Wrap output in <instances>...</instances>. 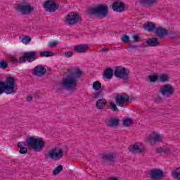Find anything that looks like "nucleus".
Listing matches in <instances>:
<instances>
[{
    "label": "nucleus",
    "mask_w": 180,
    "mask_h": 180,
    "mask_svg": "<svg viewBox=\"0 0 180 180\" xmlns=\"http://www.w3.org/2000/svg\"><path fill=\"white\" fill-rule=\"evenodd\" d=\"M6 95H12L16 94V83H15V77H8L5 82L0 81V95L2 94Z\"/></svg>",
    "instance_id": "1"
},
{
    "label": "nucleus",
    "mask_w": 180,
    "mask_h": 180,
    "mask_svg": "<svg viewBox=\"0 0 180 180\" xmlns=\"http://www.w3.org/2000/svg\"><path fill=\"white\" fill-rule=\"evenodd\" d=\"M26 143L28 148H32L34 151H40L44 148V141L40 137L30 136L27 138Z\"/></svg>",
    "instance_id": "2"
},
{
    "label": "nucleus",
    "mask_w": 180,
    "mask_h": 180,
    "mask_svg": "<svg viewBox=\"0 0 180 180\" xmlns=\"http://www.w3.org/2000/svg\"><path fill=\"white\" fill-rule=\"evenodd\" d=\"M45 157L46 158H51V160H54L55 161H58L64 157V150L60 147H55L46 153Z\"/></svg>",
    "instance_id": "3"
},
{
    "label": "nucleus",
    "mask_w": 180,
    "mask_h": 180,
    "mask_svg": "<svg viewBox=\"0 0 180 180\" xmlns=\"http://www.w3.org/2000/svg\"><path fill=\"white\" fill-rule=\"evenodd\" d=\"M108 6L103 4L89 10V13L90 15H96V16H100L101 18H106L108 16Z\"/></svg>",
    "instance_id": "4"
},
{
    "label": "nucleus",
    "mask_w": 180,
    "mask_h": 180,
    "mask_svg": "<svg viewBox=\"0 0 180 180\" xmlns=\"http://www.w3.org/2000/svg\"><path fill=\"white\" fill-rule=\"evenodd\" d=\"M60 88H65V89H72L77 86V79L71 76L63 78L59 84Z\"/></svg>",
    "instance_id": "5"
},
{
    "label": "nucleus",
    "mask_w": 180,
    "mask_h": 180,
    "mask_svg": "<svg viewBox=\"0 0 180 180\" xmlns=\"http://www.w3.org/2000/svg\"><path fill=\"white\" fill-rule=\"evenodd\" d=\"M129 74H130V71L123 66H117L114 71L115 77L121 78L124 81H129Z\"/></svg>",
    "instance_id": "6"
},
{
    "label": "nucleus",
    "mask_w": 180,
    "mask_h": 180,
    "mask_svg": "<svg viewBox=\"0 0 180 180\" xmlns=\"http://www.w3.org/2000/svg\"><path fill=\"white\" fill-rule=\"evenodd\" d=\"M115 102L117 106H121V108H123V106H124V103L127 102H130V97L129 95H127V94L122 93L117 95L115 97Z\"/></svg>",
    "instance_id": "7"
},
{
    "label": "nucleus",
    "mask_w": 180,
    "mask_h": 180,
    "mask_svg": "<svg viewBox=\"0 0 180 180\" xmlns=\"http://www.w3.org/2000/svg\"><path fill=\"white\" fill-rule=\"evenodd\" d=\"M44 8L48 12H56V9H58V4L53 0H49L44 3Z\"/></svg>",
    "instance_id": "8"
},
{
    "label": "nucleus",
    "mask_w": 180,
    "mask_h": 180,
    "mask_svg": "<svg viewBox=\"0 0 180 180\" xmlns=\"http://www.w3.org/2000/svg\"><path fill=\"white\" fill-rule=\"evenodd\" d=\"M150 175L152 180H160L164 177V172L160 169H153L150 171Z\"/></svg>",
    "instance_id": "9"
},
{
    "label": "nucleus",
    "mask_w": 180,
    "mask_h": 180,
    "mask_svg": "<svg viewBox=\"0 0 180 180\" xmlns=\"http://www.w3.org/2000/svg\"><path fill=\"white\" fill-rule=\"evenodd\" d=\"M160 94H162L163 96L168 98V96L174 94V88L169 84H165L160 88Z\"/></svg>",
    "instance_id": "10"
},
{
    "label": "nucleus",
    "mask_w": 180,
    "mask_h": 180,
    "mask_svg": "<svg viewBox=\"0 0 180 180\" xmlns=\"http://www.w3.org/2000/svg\"><path fill=\"white\" fill-rule=\"evenodd\" d=\"M161 140H162V136L157 132L152 133L148 138V141L152 146H154L155 143H160Z\"/></svg>",
    "instance_id": "11"
},
{
    "label": "nucleus",
    "mask_w": 180,
    "mask_h": 180,
    "mask_svg": "<svg viewBox=\"0 0 180 180\" xmlns=\"http://www.w3.org/2000/svg\"><path fill=\"white\" fill-rule=\"evenodd\" d=\"M79 19V16L77 13H70L68 15L66 20L68 25H75V23H78Z\"/></svg>",
    "instance_id": "12"
},
{
    "label": "nucleus",
    "mask_w": 180,
    "mask_h": 180,
    "mask_svg": "<svg viewBox=\"0 0 180 180\" xmlns=\"http://www.w3.org/2000/svg\"><path fill=\"white\" fill-rule=\"evenodd\" d=\"M24 56H26L28 63H33V61H36V60H37V56H39V53L34 51H30L25 53Z\"/></svg>",
    "instance_id": "13"
},
{
    "label": "nucleus",
    "mask_w": 180,
    "mask_h": 180,
    "mask_svg": "<svg viewBox=\"0 0 180 180\" xmlns=\"http://www.w3.org/2000/svg\"><path fill=\"white\" fill-rule=\"evenodd\" d=\"M101 158L104 162H113V161H115V158H116V156H115L114 153H104L102 155Z\"/></svg>",
    "instance_id": "14"
},
{
    "label": "nucleus",
    "mask_w": 180,
    "mask_h": 180,
    "mask_svg": "<svg viewBox=\"0 0 180 180\" xmlns=\"http://www.w3.org/2000/svg\"><path fill=\"white\" fill-rule=\"evenodd\" d=\"M46 72H47V70L45 68V67L39 65L34 68L33 75H40V74L41 75H44Z\"/></svg>",
    "instance_id": "15"
},
{
    "label": "nucleus",
    "mask_w": 180,
    "mask_h": 180,
    "mask_svg": "<svg viewBox=\"0 0 180 180\" xmlns=\"http://www.w3.org/2000/svg\"><path fill=\"white\" fill-rule=\"evenodd\" d=\"M124 3L115 1L112 4V9L115 12H123L124 11Z\"/></svg>",
    "instance_id": "16"
},
{
    "label": "nucleus",
    "mask_w": 180,
    "mask_h": 180,
    "mask_svg": "<svg viewBox=\"0 0 180 180\" xmlns=\"http://www.w3.org/2000/svg\"><path fill=\"white\" fill-rule=\"evenodd\" d=\"M155 33L158 37L162 38L164 37V36H167V34H168V31L165 28L159 27L155 28Z\"/></svg>",
    "instance_id": "17"
},
{
    "label": "nucleus",
    "mask_w": 180,
    "mask_h": 180,
    "mask_svg": "<svg viewBox=\"0 0 180 180\" xmlns=\"http://www.w3.org/2000/svg\"><path fill=\"white\" fill-rule=\"evenodd\" d=\"M18 11L21 13H30L32 12V6L30 5H20L18 6Z\"/></svg>",
    "instance_id": "18"
},
{
    "label": "nucleus",
    "mask_w": 180,
    "mask_h": 180,
    "mask_svg": "<svg viewBox=\"0 0 180 180\" xmlns=\"http://www.w3.org/2000/svg\"><path fill=\"white\" fill-rule=\"evenodd\" d=\"M88 47L89 46L86 44H80L75 46L74 50L76 53H85L88 50Z\"/></svg>",
    "instance_id": "19"
},
{
    "label": "nucleus",
    "mask_w": 180,
    "mask_h": 180,
    "mask_svg": "<svg viewBox=\"0 0 180 180\" xmlns=\"http://www.w3.org/2000/svg\"><path fill=\"white\" fill-rule=\"evenodd\" d=\"M146 44L150 47H156L157 46H160V41H158V39L153 37L146 41Z\"/></svg>",
    "instance_id": "20"
},
{
    "label": "nucleus",
    "mask_w": 180,
    "mask_h": 180,
    "mask_svg": "<svg viewBox=\"0 0 180 180\" xmlns=\"http://www.w3.org/2000/svg\"><path fill=\"white\" fill-rule=\"evenodd\" d=\"M129 151H134V153H141L143 152V145H141L140 143H137L129 148Z\"/></svg>",
    "instance_id": "21"
},
{
    "label": "nucleus",
    "mask_w": 180,
    "mask_h": 180,
    "mask_svg": "<svg viewBox=\"0 0 180 180\" xmlns=\"http://www.w3.org/2000/svg\"><path fill=\"white\" fill-rule=\"evenodd\" d=\"M108 104V101L105 100V98H101L97 101L96 103V106L97 109L102 110L106 105Z\"/></svg>",
    "instance_id": "22"
},
{
    "label": "nucleus",
    "mask_w": 180,
    "mask_h": 180,
    "mask_svg": "<svg viewBox=\"0 0 180 180\" xmlns=\"http://www.w3.org/2000/svg\"><path fill=\"white\" fill-rule=\"evenodd\" d=\"M158 0H139V3L143 6H150L151 5H154V4H157Z\"/></svg>",
    "instance_id": "23"
},
{
    "label": "nucleus",
    "mask_w": 180,
    "mask_h": 180,
    "mask_svg": "<svg viewBox=\"0 0 180 180\" xmlns=\"http://www.w3.org/2000/svg\"><path fill=\"white\" fill-rule=\"evenodd\" d=\"M143 29L147 32H153L155 29V24L153 22H146L143 25Z\"/></svg>",
    "instance_id": "24"
},
{
    "label": "nucleus",
    "mask_w": 180,
    "mask_h": 180,
    "mask_svg": "<svg viewBox=\"0 0 180 180\" xmlns=\"http://www.w3.org/2000/svg\"><path fill=\"white\" fill-rule=\"evenodd\" d=\"M108 127H116V126H119V119L116 117L110 118L108 123Z\"/></svg>",
    "instance_id": "25"
},
{
    "label": "nucleus",
    "mask_w": 180,
    "mask_h": 180,
    "mask_svg": "<svg viewBox=\"0 0 180 180\" xmlns=\"http://www.w3.org/2000/svg\"><path fill=\"white\" fill-rule=\"evenodd\" d=\"M113 75H115V72H113L112 68L106 69L104 72V77L105 78H107V79H110L112 77H113Z\"/></svg>",
    "instance_id": "26"
},
{
    "label": "nucleus",
    "mask_w": 180,
    "mask_h": 180,
    "mask_svg": "<svg viewBox=\"0 0 180 180\" xmlns=\"http://www.w3.org/2000/svg\"><path fill=\"white\" fill-rule=\"evenodd\" d=\"M172 176L174 179L180 180V167L176 168L172 172Z\"/></svg>",
    "instance_id": "27"
},
{
    "label": "nucleus",
    "mask_w": 180,
    "mask_h": 180,
    "mask_svg": "<svg viewBox=\"0 0 180 180\" xmlns=\"http://www.w3.org/2000/svg\"><path fill=\"white\" fill-rule=\"evenodd\" d=\"M53 56H54V53L49 51H44L40 53L41 57H53Z\"/></svg>",
    "instance_id": "28"
},
{
    "label": "nucleus",
    "mask_w": 180,
    "mask_h": 180,
    "mask_svg": "<svg viewBox=\"0 0 180 180\" xmlns=\"http://www.w3.org/2000/svg\"><path fill=\"white\" fill-rule=\"evenodd\" d=\"M93 88L95 89V91H99V89L102 88V84L98 81H96L93 83Z\"/></svg>",
    "instance_id": "29"
},
{
    "label": "nucleus",
    "mask_w": 180,
    "mask_h": 180,
    "mask_svg": "<svg viewBox=\"0 0 180 180\" xmlns=\"http://www.w3.org/2000/svg\"><path fill=\"white\" fill-rule=\"evenodd\" d=\"M63 171V165H60L57 166L53 172V175H58V174H60Z\"/></svg>",
    "instance_id": "30"
},
{
    "label": "nucleus",
    "mask_w": 180,
    "mask_h": 180,
    "mask_svg": "<svg viewBox=\"0 0 180 180\" xmlns=\"http://www.w3.org/2000/svg\"><path fill=\"white\" fill-rule=\"evenodd\" d=\"M82 75V72L81 71V70L77 69L74 72V76L72 77V78H75V79H77V78H80Z\"/></svg>",
    "instance_id": "31"
},
{
    "label": "nucleus",
    "mask_w": 180,
    "mask_h": 180,
    "mask_svg": "<svg viewBox=\"0 0 180 180\" xmlns=\"http://www.w3.org/2000/svg\"><path fill=\"white\" fill-rule=\"evenodd\" d=\"M10 61H11V63H12V64L20 63V58H18V57L11 56V57L10 58Z\"/></svg>",
    "instance_id": "32"
},
{
    "label": "nucleus",
    "mask_w": 180,
    "mask_h": 180,
    "mask_svg": "<svg viewBox=\"0 0 180 180\" xmlns=\"http://www.w3.org/2000/svg\"><path fill=\"white\" fill-rule=\"evenodd\" d=\"M30 41H32V38L29 36H25L22 39V43H24V44H28Z\"/></svg>",
    "instance_id": "33"
},
{
    "label": "nucleus",
    "mask_w": 180,
    "mask_h": 180,
    "mask_svg": "<svg viewBox=\"0 0 180 180\" xmlns=\"http://www.w3.org/2000/svg\"><path fill=\"white\" fill-rule=\"evenodd\" d=\"M131 124V118H127L124 120L123 124L125 126V127H129L130 124Z\"/></svg>",
    "instance_id": "34"
},
{
    "label": "nucleus",
    "mask_w": 180,
    "mask_h": 180,
    "mask_svg": "<svg viewBox=\"0 0 180 180\" xmlns=\"http://www.w3.org/2000/svg\"><path fill=\"white\" fill-rule=\"evenodd\" d=\"M160 79L161 82H166V81H168V75H162L160 77Z\"/></svg>",
    "instance_id": "35"
},
{
    "label": "nucleus",
    "mask_w": 180,
    "mask_h": 180,
    "mask_svg": "<svg viewBox=\"0 0 180 180\" xmlns=\"http://www.w3.org/2000/svg\"><path fill=\"white\" fill-rule=\"evenodd\" d=\"M8 68V63H6L4 60H2L0 62V68H2L3 70H5V68Z\"/></svg>",
    "instance_id": "36"
},
{
    "label": "nucleus",
    "mask_w": 180,
    "mask_h": 180,
    "mask_svg": "<svg viewBox=\"0 0 180 180\" xmlns=\"http://www.w3.org/2000/svg\"><path fill=\"white\" fill-rule=\"evenodd\" d=\"M158 79V75H150L149 76V80L150 82H155Z\"/></svg>",
    "instance_id": "37"
},
{
    "label": "nucleus",
    "mask_w": 180,
    "mask_h": 180,
    "mask_svg": "<svg viewBox=\"0 0 180 180\" xmlns=\"http://www.w3.org/2000/svg\"><path fill=\"white\" fill-rule=\"evenodd\" d=\"M110 109H111L113 112H116V111L119 110V109L117 108V106H116V104H115L113 103H110Z\"/></svg>",
    "instance_id": "38"
},
{
    "label": "nucleus",
    "mask_w": 180,
    "mask_h": 180,
    "mask_svg": "<svg viewBox=\"0 0 180 180\" xmlns=\"http://www.w3.org/2000/svg\"><path fill=\"white\" fill-rule=\"evenodd\" d=\"M121 40L122 41H123V43H129L130 38L129 37V36L124 35L122 37H121Z\"/></svg>",
    "instance_id": "39"
},
{
    "label": "nucleus",
    "mask_w": 180,
    "mask_h": 180,
    "mask_svg": "<svg viewBox=\"0 0 180 180\" xmlns=\"http://www.w3.org/2000/svg\"><path fill=\"white\" fill-rule=\"evenodd\" d=\"M93 98L94 99H98V98H102V93L101 92H96L94 94Z\"/></svg>",
    "instance_id": "40"
},
{
    "label": "nucleus",
    "mask_w": 180,
    "mask_h": 180,
    "mask_svg": "<svg viewBox=\"0 0 180 180\" xmlns=\"http://www.w3.org/2000/svg\"><path fill=\"white\" fill-rule=\"evenodd\" d=\"M27 153V148L23 147L20 149V154H26Z\"/></svg>",
    "instance_id": "41"
},
{
    "label": "nucleus",
    "mask_w": 180,
    "mask_h": 180,
    "mask_svg": "<svg viewBox=\"0 0 180 180\" xmlns=\"http://www.w3.org/2000/svg\"><path fill=\"white\" fill-rule=\"evenodd\" d=\"M73 55H74V53H72V51H68L65 53V56L67 58H70V57H72Z\"/></svg>",
    "instance_id": "42"
},
{
    "label": "nucleus",
    "mask_w": 180,
    "mask_h": 180,
    "mask_svg": "<svg viewBox=\"0 0 180 180\" xmlns=\"http://www.w3.org/2000/svg\"><path fill=\"white\" fill-rule=\"evenodd\" d=\"M58 42L57 41L49 42V47H54V46H57Z\"/></svg>",
    "instance_id": "43"
},
{
    "label": "nucleus",
    "mask_w": 180,
    "mask_h": 180,
    "mask_svg": "<svg viewBox=\"0 0 180 180\" xmlns=\"http://www.w3.org/2000/svg\"><path fill=\"white\" fill-rule=\"evenodd\" d=\"M26 60H27V58H26V56L25 55L22 58H20V64H23V63H26Z\"/></svg>",
    "instance_id": "44"
},
{
    "label": "nucleus",
    "mask_w": 180,
    "mask_h": 180,
    "mask_svg": "<svg viewBox=\"0 0 180 180\" xmlns=\"http://www.w3.org/2000/svg\"><path fill=\"white\" fill-rule=\"evenodd\" d=\"M133 39H134V41H140V37H139L137 35H134Z\"/></svg>",
    "instance_id": "45"
},
{
    "label": "nucleus",
    "mask_w": 180,
    "mask_h": 180,
    "mask_svg": "<svg viewBox=\"0 0 180 180\" xmlns=\"http://www.w3.org/2000/svg\"><path fill=\"white\" fill-rule=\"evenodd\" d=\"M156 153H165V149L159 148L156 149Z\"/></svg>",
    "instance_id": "46"
},
{
    "label": "nucleus",
    "mask_w": 180,
    "mask_h": 180,
    "mask_svg": "<svg viewBox=\"0 0 180 180\" xmlns=\"http://www.w3.org/2000/svg\"><path fill=\"white\" fill-rule=\"evenodd\" d=\"M17 146L19 148H23V143L22 142H19Z\"/></svg>",
    "instance_id": "47"
},
{
    "label": "nucleus",
    "mask_w": 180,
    "mask_h": 180,
    "mask_svg": "<svg viewBox=\"0 0 180 180\" xmlns=\"http://www.w3.org/2000/svg\"><path fill=\"white\" fill-rule=\"evenodd\" d=\"M101 51H104V52L109 51V49H108V48H103L101 49Z\"/></svg>",
    "instance_id": "48"
},
{
    "label": "nucleus",
    "mask_w": 180,
    "mask_h": 180,
    "mask_svg": "<svg viewBox=\"0 0 180 180\" xmlns=\"http://www.w3.org/2000/svg\"><path fill=\"white\" fill-rule=\"evenodd\" d=\"M32 99H33V97H32L31 96H28L27 97V100L28 101H32Z\"/></svg>",
    "instance_id": "49"
},
{
    "label": "nucleus",
    "mask_w": 180,
    "mask_h": 180,
    "mask_svg": "<svg viewBox=\"0 0 180 180\" xmlns=\"http://www.w3.org/2000/svg\"><path fill=\"white\" fill-rule=\"evenodd\" d=\"M108 180H119V179H117V178L116 177H110Z\"/></svg>",
    "instance_id": "50"
},
{
    "label": "nucleus",
    "mask_w": 180,
    "mask_h": 180,
    "mask_svg": "<svg viewBox=\"0 0 180 180\" xmlns=\"http://www.w3.org/2000/svg\"><path fill=\"white\" fill-rule=\"evenodd\" d=\"M58 91H61V88L60 87H58Z\"/></svg>",
    "instance_id": "51"
}]
</instances>
